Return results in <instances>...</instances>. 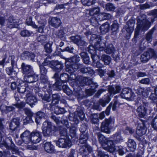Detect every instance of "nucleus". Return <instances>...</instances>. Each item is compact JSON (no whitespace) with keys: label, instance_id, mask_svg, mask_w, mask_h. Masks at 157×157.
<instances>
[{"label":"nucleus","instance_id":"55","mask_svg":"<svg viewBox=\"0 0 157 157\" xmlns=\"http://www.w3.org/2000/svg\"><path fill=\"white\" fill-rule=\"evenodd\" d=\"M55 34L56 37L61 39H63L65 36V33L63 29L59 30Z\"/></svg>","mask_w":157,"mask_h":157},{"label":"nucleus","instance_id":"8","mask_svg":"<svg viewBox=\"0 0 157 157\" xmlns=\"http://www.w3.org/2000/svg\"><path fill=\"white\" fill-rule=\"evenodd\" d=\"M92 151V148L90 146L85 144L80 146L79 154L82 157H89V154Z\"/></svg>","mask_w":157,"mask_h":157},{"label":"nucleus","instance_id":"58","mask_svg":"<svg viewBox=\"0 0 157 157\" xmlns=\"http://www.w3.org/2000/svg\"><path fill=\"white\" fill-rule=\"evenodd\" d=\"M26 23L28 25H30L33 28H36L37 26L32 21V18L30 17L29 18L26 20Z\"/></svg>","mask_w":157,"mask_h":157},{"label":"nucleus","instance_id":"33","mask_svg":"<svg viewBox=\"0 0 157 157\" xmlns=\"http://www.w3.org/2000/svg\"><path fill=\"white\" fill-rule=\"evenodd\" d=\"M80 60V57L78 55H76L70 58H67L66 61L67 63H78Z\"/></svg>","mask_w":157,"mask_h":157},{"label":"nucleus","instance_id":"57","mask_svg":"<svg viewBox=\"0 0 157 157\" xmlns=\"http://www.w3.org/2000/svg\"><path fill=\"white\" fill-rule=\"evenodd\" d=\"M40 75H46L47 72V67H44L42 65H39Z\"/></svg>","mask_w":157,"mask_h":157},{"label":"nucleus","instance_id":"37","mask_svg":"<svg viewBox=\"0 0 157 157\" xmlns=\"http://www.w3.org/2000/svg\"><path fill=\"white\" fill-rule=\"evenodd\" d=\"M155 30V28L153 27L146 35L145 39L148 43H150L152 41V35Z\"/></svg>","mask_w":157,"mask_h":157},{"label":"nucleus","instance_id":"23","mask_svg":"<svg viewBox=\"0 0 157 157\" xmlns=\"http://www.w3.org/2000/svg\"><path fill=\"white\" fill-rule=\"evenodd\" d=\"M18 26L17 21L13 17H10L8 18L7 24L8 28L12 29L17 27Z\"/></svg>","mask_w":157,"mask_h":157},{"label":"nucleus","instance_id":"15","mask_svg":"<svg viewBox=\"0 0 157 157\" xmlns=\"http://www.w3.org/2000/svg\"><path fill=\"white\" fill-rule=\"evenodd\" d=\"M38 79V76L35 74L34 72L33 73V74H27L24 76V81L29 83L35 82Z\"/></svg>","mask_w":157,"mask_h":157},{"label":"nucleus","instance_id":"62","mask_svg":"<svg viewBox=\"0 0 157 157\" xmlns=\"http://www.w3.org/2000/svg\"><path fill=\"white\" fill-rule=\"evenodd\" d=\"M91 121L93 124H97L99 121L98 117L96 114H94L91 117Z\"/></svg>","mask_w":157,"mask_h":157},{"label":"nucleus","instance_id":"29","mask_svg":"<svg viewBox=\"0 0 157 157\" xmlns=\"http://www.w3.org/2000/svg\"><path fill=\"white\" fill-rule=\"evenodd\" d=\"M136 111L138 116L140 117H143L145 116L147 110L143 106H140L137 108Z\"/></svg>","mask_w":157,"mask_h":157},{"label":"nucleus","instance_id":"53","mask_svg":"<svg viewBox=\"0 0 157 157\" xmlns=\"http://www.w3.org/2000/svg\"><path fill=\"white\" fill-rule=\"evenodd\" d=\"M54 113L56 114L63 113H65L64 108H60L58 106H55L54 109Z\"/></svg>","mask_w":157,"mask_h":157},{"label":"nucleus","instance_id":"48","mask_svg":"<svg viewBox=\"0 0 157 157\" xmlns=\"http://www.w3.org/2000/svg\"><path fill=\"white\" fill-rule=\"evenodd\" d=\"M118 25L116 23H113L111 25V30L112 31V34L116 35L117 32L118 31Z\"/></svg>","mask_w":157,"mask_h":157},{"label":"nucleus","instance_id":"35","mask_svg":"<svg viewBox=\"0 0 157 157\" xmlns=\"http://www.w3.org/2000/svg\"><path fill=\"white\" fill-rule=\"evenodd\" d=\"M98 16L99 20L101 21L110 18L111 17V15L109 13H100Z\"/></svg>","mask_w":157,"mask_h":157},{"label":"nucleus","instance_id":"60","mask_svg":"<svg viewBox=\"0 0 157 157\" xmlns=\"http://www.w3.org/2000/svg\"><path fill=\"white\" fill-rule=\"evenodd\" d=\"M40 80L41 82L44 85H47V84H49L48 81V79L46 75H40Z\"/></svg>","mask_w":157,"mask_h":157},{"label":"nucleus","instance_id":"59","mask_svg":"<svg viewBox=\"0 0 157 157\" xmlns=\"http://www.w3.org/2000/svg\"><path fill=\"white\" fill-rule=\"evenodd\" d=\"M52 43H47L44 46V48L46 52L50 53L52 51Z\"/></svg>","mask_w":157,"mask_h":157},{"label":"nucleus","instance_id":"64","mask_svg":"<svg viewBox=\"0 0 157 157\" xmlns=\"http://www.w3.org/2000/svg\"><path fill=\"white\" fill-rule=\"evenodd\" d=\"M31 33L27 30H24L21 31L20 34L22 36L26 37L30 36Z\"/></svg>","mask_w":157,"mask_h":157},{"label":"nucleus","instance_id":"51","mask_svg":"<svg viewBox=\"0 0 157 157\" xmlns=\"http://www.w3.org/2000/svg\"><path fill=\"white\" fill-rule=\"evenodd\" d=\"M76 113L77 116L79 117L81 120H83L85 117L83 111L80 108L77 109Z\"/></svg>","mask_w":157,"mask_h":157},{"label":"nucleus","instance_id":"7","mask_svg":"<svg viewBox=\"0 0 157 157\" xmlns=\"http://www.w3.org/2000/svg\"><path fill=\"white\" fill-rule=\"evenodd\" d=\"M157 56L156 54L153 49L149 48L147 51L144 52L141 56V60L143 62H147L151 58Z\"/></svg>","mask_w":157,"mask_h":157},{"label":"nucleus","instance_id":"46","mask_svg":"<svg viewBox=\"0 0 157 157\" xmlns=\"http://www.w3.org/2000/svg\"><path fill=\"white\" fill-rule=\"evenodd\" d=\"M69 78V75L66 73H63L61 74L59 77L60 82L61 83H65L67 82Z\"/></svg>","mask_w":157,"mask_h":157},{"label":"nucleus","instance_id":"27","mask_svg":"<svg viewBox=\"0 0 157 157\" xmlns=\"http://www.w3.org/2000/svg\"><path fill=\"white\" fill-rule=\"evenodd\" d=\"M134 23L133 21L132 20H129L127 22L126 26V30L130 35L134 30Z\"/></svg>","mask_w":157,"mask_h":157},{"label":"nucleus","instance_id":"6","mask_svg":"<svg viewBox=\"0 0 157 157\" xmlns=\"http://www.w3.org/2000/svg\"><path fill=\"white\" fill-rule=\"evenodd\" d=\"M60 81H58L56 82L52 86V88L54 90H61L63 89V91L67 94L69 95L72 93V91L66 85L62 86V83Z\"/></svg>","mask_w":157,"mask_h":157},{"label":"nucleus","instance_id":"21","mask_svg":"<svg viewBox=\"0 0 157 157\" xmlns=\"http://www.w3.org/2000/svg\"><path fill=\"white\" fill-rule=\"evenodd\" d=\"M35 57V55L34 53H30L28 52H23L21 55V58L23 60H30L33 62L34 61Z\"/></svg>","mask_w":157,"mask_h":157},{"label":"nucleus","instance_id":"11","mask_svg":"<svg viewBox=\"0 0 157 157\" xmlns=\"http://www.w3.org/2000/svg\"><path fill=\"white\" fill-rule=\"evenodd\" d=\"M41 136L40 132L33 131L31 133V142L35 144L38 143L41 140Z\"/></svg>","mask_w":157,"mask_h":157},{"label":"nucleus","instance_id":"56","mask_svg":"<svg viewBox=\"0 0 157 157\" xmlns=\"http://www.w3.org/2000/svg\"><path fill=\"white\" fill-rule=\"evenodd\" d=\"M116 8L113 4L111 3H109L105 5V9L108 11H113Z\"/></svg>","mask_w":157,"mask_h":157},{"label":"nucleus","instance_id":"17","mask_svg":"<svg viewBox=\"0 0 157 157\" xmlns=\"http://www.w3.org/2000/svg\"><path fill=\"white\" fill-rule=\"evenodd\" d=\"M90 85V88L86 90V92L87 94L89 96L93 95L95 92V89L98 87V85L97 83L94 82L90 80L89 84Z\"/></svg>","mask_w":157,"mask_h":157},{"label":"nucleus","instance_id":"9","mask_svg":"<svg viewBox=\"0 0 157 157\" xmlns=\"http://www.w3.org/2000/svg\"><path fill=\"white\" fill-rule=\"evenodd\" d=\"M56 144L58 147L62 148H69L71 145V142L69 140L61 138L56 141Z\"/></svg>","mask_w":157,"mask_h":157},{"label":"nucleus","instance_id":"30","mask_svg":"<svg viewBox=\"0 0 157 157\" xmlns=\"http://www.w3.org/2000/svg\"><path fill=\"white\" fill-rule=\"evenodd\" d=\"M126 144L130 150L132 151H135L136 147V145L134 141L131 139H129Z\"/></svg>","mask_w":157,"mask_h":157},{"label":"nucleus","instance_id":"12","mask_svg":"<svg viewBox=\"0 0 157 157\" xmlns=\"http://www.w3.org/2000/svg\"><path fill=\"white\" fill-rule=\"evenodd\" d=\"M71 40L75 44L78 46H86V43L83 40H82L80 36H72L70 37Z\"/></svg>","mask_w":157,"mask_h":157},{"label":"nucleus","instance_id":"52","mask_svg":"<svg viewBox=\"0 0 157 157\" xmlns=\"http://www.w3.org/2000/svg\"><path fill=\"white\" fill-rule=\"evenodd\" d=\"M82 4L84 6H90L95 3L94 0H81Z\"/></svg>","mask_w":157,"mask_h":157},{"label":"nucleus","instance_id":"26","mask_svg":"<svg viewBox=\"0 0 157 157\" xmlns=\"http://www.w3.org/2000/svg\"><path fill=\"white\" fill-rule=\"evenodd\" d=\"M61 21L59 18L57 17H53L49 21V24L55 28H58L60 25Z\"/></svg>","mask_w":157,"mask_h":157},{"label":"nucleus","instance_id":"36","mask_svg":"<svg viewBox=\"0 0 157 157\" xmlns=\"http://www.w3.org/2000/svg\"><path fill=\"white\" fill-rule=\"evenodd\" d=\"M109 25L106 22L103 24L100 27V29L101 33L105 34L108 32L109 30Z\"/></svg>","mask_w":157,"mask_h":157},{"label":"nucleus","instance_id":"10","mask_svg":"<svg viewBox=\"0 0 157 157\" xmlns=\"http://www.w3.org/2000/svg\"><path fill=\"white\" fill-rule=\"evenodd\" d=\"M51 68L56 72H60L63 69V65L58 61L51 62Z\"/></svg>","mask_w":157,"mask_h":157},{"label":"nucleus","instance_id":"38","mask_svg":"<svg viewBox=\"0 0 157 157\" xmlns=\"http://www.w3.org/2000/svg\"><path fill=\"white\" fill-rule=\"evenodd\" d=\"M149 15L151 16V21H149L151 22H153L155 20V19L157 18V9H154L151 10L150 12L149 13ZM151 25V24H150Z\"/></svg>","mask_w":157,"mask_h":157},{"label":"nucleus","instance_id":"63","mask_svg":"<svg viewBox=\"0 0 157 157\" xmlns=\"http://www.w3.org/2000/svg\"><path fill=\"white\" fill-rule=\"evenodd\" d=\"M151 125L152 127L157 130V117H155L152 121Z\"/></svg>","mask_w":157,"mask_h":157},{"label":"nucleus","instance_id":"18","mask_svg":"<svg viewBox=\"0 0 157 157\" xmlns=\"http://www.w3.org/2000/svg\"><path fill=\"white\" fill-rule=\"evenodd\" d=\"M20 137L23 142L26 144H28L31 142V133L28 130L24 132Z\"/></svg>","mask_w":157,"mask_h":157},{"label":"nucleus","instance_id":"20","mask_svg":"<svg viewBox=\"0 0 157 157\" xmlns=\"http://www.w3.org/2000/svg\"><path fill=\"white\" fill-rule=\"evenodd\" d=\"M22 72L24 74L26 75L30 74H33L34 71L33 68L30 65L22 63L21 65Z\"/></svg>","mask_w":157,"mask_h":157},{"label":"nucleus","instance_id":"13","mask_svg":"<svg viewBox=\"0 0 157 157\" xmlns=\"http://www.w3.org/2000/svg\"><path fill=\"white\" fill-rule=\"evenodd\" d=\"M134 94L131 89L128 88L123 89L121 94V96L122 98L129 99L133 96Z\"/></svg>","mask_w":157,"mask_h":157},{"label":"nucleus","instance_id":"5","mask_svg":"<svg viewBox=\"0 0 157 157\" xmlns=\"http://www.w3.org/2000/svg\"><path fill=\"white\" fill-rule=\"evenodd\" d=\"M43 17V16L39 15H36L35 16V18L37 21L38 24L36 25L37 27L34 28L38 29V32L40 33L44 32V28L47 23L46 20L44 19Z\"/></svg>","mask_w":157,"mask_h":157},{"label":"nucleus","instance_id":"4","mask_svg":"<svg viewBox=\"0 0 157 157\" xmlns=\"http://www.w3.org/2000/svg\"><path fill=\"white\" fill-rule=\"evenodd\" d=\"M114 123V119L113 117H110L105 119L101 124V132L107 134L110 132L111 126Z\"/></svg>","mask_w":157,"mask_h":157},{"label":"nucleus","instance_id":"49","mask_svg":"<svg viewBox=\"0 0 157 157\" xmlns=\"http://www.w3.org/2000/svg\"><path fill=\"white\" fill-rule=\"evenodd\" d=\"M115 51L113 45L112 44H109L105 50V52L108 54L113 52Z\"/></svg>","mask_w":157,"mask_h":157},{"label":"nucleus","instance_id":"32","mask_svg":"<svg viewBox=\"0 0 157 157\" xmlns=\"http://www.w3.org/2000/svg\"><path fill=\"white\" fill-rule=\"evenodd\" d=\"M28 89L26 86L24 82L21 83L18 85L17 91L19 93L23 94Z\"/></svg>","mask_w":157,"mask_h":157},{"label":"nucleus","instance_id":"42","mask_svg":"<svg viewBox=\"0 0 157 157\" xmlns=\"http://www.w3.org/2000/svg\"><path fill=\"white\" fill-rule=\"evenodd\" d=\"M15 107L12 106H6L4 105H2L0 107V109L2 111L10 112L13 111Z\"/></svg>","mask_w":157,"mask_h":157},{"label":"nucleus","instance_id":"34","mask_svg":"<svg viewBox=\"0 0 157 157\" xmlns=\"http://www.w3.org/2000/svg\"><path fill=\"white\" fill-rule=\"evenodd\" d=\"M80 71L83 73H87L92 75L94 73V71L90 67H84L80 69Z\"/></svg>","mask_w":157,"mask_h":157},{"label":"nucleus","instance_id":"28","mask_svg":"<svg viewBox=\"0 0 157 157\" xmlns=\"http://www.w3.org/2000/svg\"><path fill=\"white\" fill-rule=\"evenodd\" d=\"M46 117L45 114L41 111L37 112L35 118V122L38 124L40 123L41 119H44Z\"/></svg>","mask_w":157,"mask_h":157},{"label":"nucleus","instance_id":"19","mask_svg":"<svg viewBox=\"0 0 157 157\" xmlns=\"http://www.w3.org/2000/svg\"><path fill=\"white\" fill-rule=\"evenodd\" d=\"M70 63H67L66 61V71L70 74L73 73L76 71L78 68V66L76 63L71 64Z\"/></svg>","mask_w":157,"mask_h":157},{"label":"nucleus","instance_id":"2","mask_svg":"<svg viewBox=\"0 0 157 157\" xmlns=\"http://www.w3.org/2000/svg\"><path fill=\"white\" fill-rule=\"evenodd\" d=\"M150 26V22L146 19L140 20L138 19L137 22V26L135 29L134 36L136 37L139 34L140 29L142 31L147 30Z\"/></svg>","mask_w":157,"mask_h":157},{"label":"nucleus","instance_id":"47","mask_svg":"<svg viewBox=\"0 0 157 157\" xmlns=\"http://www.w3.org/2000/svg\"><path fill=\"white\" fill-rule=\"evenodd\" d=\"M110 98L109 97L105 98L104 99H100L99 101V103L102 106L104 107L106 104L108 103L110 101Z\"/></svg>","mask_w":157,"mask_h":157},{"label":"nucleus","instance_id":"61","mask_svg":"<svg viewBox=\"0 0 157 157\" xmlns=\"http://www.w3.org/2000/svg\"><path fill=\"white\" fill-rule=\"evenodd\" d=\"M88 51L91 54V55L96 53V49L95 47L91 44L87 48Z\"/></svg>","mask_w":157,"mask_h":157},{"label":"nucleus","instance_id":"22","mask_svg":"<svg viewBox=\"0 0 157 157\" xmlns=\"http://www.w3.org/2000/svg\"><path fill=\"white\" fill-rule=\"evenodd\" d=\"M146 128L144 126V124L142 122L141 124H138L136 131V134L139 136H142L146 133Z\"/></svg>","mask_w":157,"mask_h":157},{"label":"nucleus","instance_id":"24","mask_svg":"<svg viewBox=\"0 0 157 157\" xmlns=\"http://www.w3.org/2000/svg\"><path fill=\"white\" fill-rule=\"evenodd\" d=\"M121 89L120 86L118 85L109 86L108 91L110 94L114 95L119 93Z\"/></svg>","mask_w":157,"mask_h":157},{"label":"nucleus","instance_id":"45","mask_svg":"<svg viewBox=\"0 0 157 157\" xmlns=\"http://www.w3.org/2000/svg\"><path fill=\"white\" fill-rule=\"evenodd\" d=\"M100 11L99 8L95 7L89 10L88 14L91 16H93L94 15L98 14Z\"/></svg>","mask_w":157,"mask_h":157},{"label":"nucleus","instance_id":"3","mask_svg":"<svg viewBox=\"0 0 157 157\" xmlns=\"http://www.w3.org/2000/svg\"><path fill=\"white\" fill-rule=\"evenodd\" d=\"M42 129L44 136L49 137L52 135L53 132L56 130V128L55 126L52 125L51 122L46 121L43 123Z\"/></svg>","mask_w":157,"mask_h":157},{"label":"nucleus","instance_id":"44","mask_svg":"<svg viewBox=\"0 0 157 157\" xmlns=\"http://www.w3.org/2000/svg\"><path fill=\"white\" fill-rule=\"evenodd\" d=\"M25 113L27 115V117L24 120L25 121L27 119H29V120H31V117L33 116V113L30 110L27 108H25L23 109Z\"/></svg>","mask_w":157,"mask_h":157},{"label":"nucleus","instance_id":"39","mask_svg":"<svg viewBox=\"0 0 157 157\" xmlns=\"http://www.w3.org/2000/svg\"><path fill=\"white\" fill-rule=\"evenodd\" d=\"M52 86L50 84H47L42 88V90L45 94H52Z\"/></svg>","mask_w":157,"mask_h":157},{"label":"nucleus","instance_id":"31","mask_svg":"<svg viewBox=\"0 0 157 157\" xmlns=\"http://www.w3.org/2000/svg\"><path fill=\"white\" fill-rule=\"evenodd\" d=\"M44 148L45 150L48 153H52L54 151V146L50 142H46L45 143Z\"/></svg>","mask_w":157,"mask_h":157},{"label":"nucleus","instance_id":"54","mask_svg":"<svg viewBox=\"0 0 157 157\" xmlns=\"http://www.w3.org/2000/svg\"><path fill=\"white\" fill-rule=\"evenodd\" d=\"M76 135V128L73 126L71 127L70 128V135L72 138L74 137Z\"/></svg>","mask_w":157,"mask_h":157},{"label":"nucleus","instance_id":"40","mask_svg":"<svg viewBox=\"0 0 157 157\" xmlns=\"http://www.w3.org/2000/svg\"><path fill=\"white\" fill-rule=\"evenodd\" d=\"M102 60L104 62L105 65H108L111 61V57L108 55L103 54L101 57Z\"/></svg>","mask_w":157,"mask_h":157},{"label":"nucleus","instance_id":"41","mask_svg":"<svg viewBox=\"0 0 157 157\" xmlns=\"http://www.w3.org/2000/svg\"><path fill=\"white\" fill-rule=\"evenodd\" d=\"M88 133L82 134L79 139V142L81 144H85L88 139Z\"/></svg>","mask_w":157,"mask_h":157},{"label":"nucleus","instance_id":"14","mask_svg":"<svg viewBox=\"0 0 157 157\" xmlns=\"http://www.w3.org/2000/svg\"><path fill=\"white\" fill-rule=\"evenodd\" d=\"M90 80L87 77L79 76L77 78L76 83L79 86H83L86 84L89 85Z\"/></svg>","mask_w":157,"mask_h":157},{"label":"nucleus","instance_id":"43","mask_svg":"<svg viewBox=\"0 0 157 157\" xmlns=\"http://www.w3.org/2000/svg\"><path fill=\"white\" fill-rule=\"evenodd\" d=\"M36 40L38 42L43 44L47 42L48 38L46 35H41L37 37Z\"/></svg>","mask_w":157,"mask_h":157},{"label":"nucleus","instance_id":"16","mask_svg":"<svg viewBox=\"0 0 157 157\" xmlns=\"http://www.w3.org/2000/svg\"><path fill=\"white\" fill-rule=\"evenodd\" d=\"M27 99L26 102L31 107L35 105V103L37 102V100L36 98L33 96L31 93H27L26 95Z\"/></svg>","mask_w":157,"mask_h":157},{"label":"nucleus","instance_id":"25","mask_svg":"<svg viewBox=\"0 0 157 157\" xmlns=\"http://www.w3.org/2000/svg\"><path fill=\"white\" fill-rule=\"evenodd\" d=\"M94 46L96 50L102 51L104 49L105 47V41L100 39V40L97 41L94 43Z\"/></svg>","mask_w":157,"mask_h":157},{"label":"nucleus","instance_id":"50","mask_svg":"<svg viewBox=\"0 0 157 157\" xmlns=\"http://www.w3.org/2000/svg\"><path fill=\"white\" fill-rule=\"evenodd\" d=\"M100 39L99 37H97L96 35L93 34L91 36L89 42L90 44H93L97 41L100 40Z\"/></svg>","mask_w":157,"mask_h":157},{"label":"nucleus","instance_id":"1","mask_svg":"<svg viewBox=\"0 0 157 157\" xmlns=\"http://www.w3.org/2000/svg\"><path fill=\"white\" fill-rule=\"evenodd\" d=\"M97 135L103 148L110 153L114 151L115 146L112 140H108L100 132L97 133Z\"/></svg>","mask_w":157,"mask_h":157}]
</instances>
